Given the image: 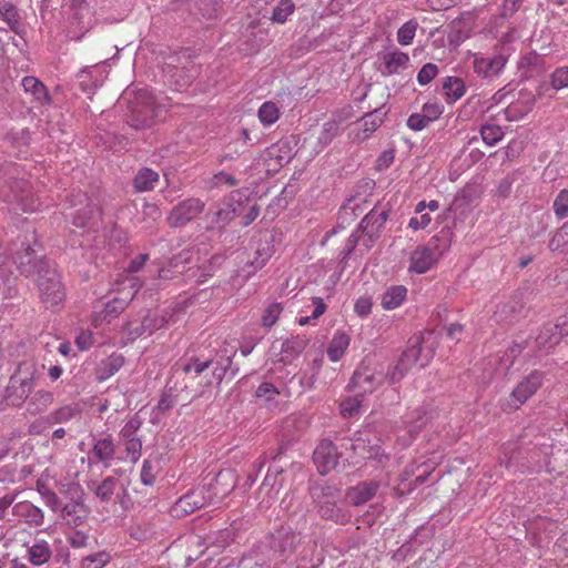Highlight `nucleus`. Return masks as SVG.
Listing matches in <instances>:
<instances>
[{
	"label": "nucleus",
	"instance_id": "18",
	"mask_svg": "<svg viewBox=\"0 0 568 568\" xmlns=\"http://www.w3.org/2000/svg\"><path fill=\"white\" fill-rule=\"evenodd\" d=\"M313 459L318 473L325 475L337 466L339 453L333 442L324 439L315 448Z\"/></svg>",
	"mask_w": 568,
	"mask_h": 568
},
{
	"label": "nucleus",
	"instance_id": "16",
	"mask_svg": "<svg viewBox=\"0 0 568 568\" xmlns=\"http://www.w3.org/2000/svg\"><path fill=\"white\" fill-rule=\"evenodd\" d=\"M89 489L93 491L94 496L101 503H110L113 497L120 499L122 507L125 506V497H128L126 489L119 478L114 476H108L100 483H92L89 485Z\"/></svg>",
	"mask_w": 568,
	"mask_h": 568
},
{
	"label": "nucleus",
	"instance_id": "13",
	"mask_svg": "<svg viewBox=\"0 0 568 568\" xmlns=\"http://www.w3.org/2000/svg\"><path fill=\"white\" fill-rule=\"evenodd\" d=\"M236 354V349L232 347L231 351L227 349L226 346L221 348L214 357H211L212 361V378H206L204 383L199 382L202 386H210L214 381L217 384H221L224 378H233L239 373V367L233 365V357Z\"/></svg>",
	"mask_w": 568,
	"mask_h": 568
},
{
	"label": "nucleus",
	"instance_id": "46",
	"mask_svg": "<svg viewBox=\"0 0 568 568\" xmlns=\"http://www.w3.org/2000/svg\"><path fill=\"white\" fill-rule=\"evenodd\" d=\"M385 113H382L378 109L366 113L362 120L361 125L364 132V139H367L373 132H375L384 122Z\"/></svg>",
	"mask_w": 568,
	"mask_h": 568
},
{
	"label": "nucleus",
	"instance_id": "10",
	"mask_svg": "<svg viewBox=\"0 0 568 568\" xmlns=\"http://www.w3.org/2000/svg\"><path fill=\"white\" fill-rule=\"evenodd\" d=\"M509 59L505 49L488 54H475L473 70L481 79L493 81L500 75Z\"/></svg>",
	"mask_w": 568,
	"mask_h": 568
},
{
	"label": "nucleus",
	"instance_id": "52",
	"mask_svg": "<svg viewBox=\"0 0 568 568\" xmlns=\"http://www.w3.org/2000/svg\"><path fill=\"white\" fill-rule=\"evenodd\" d=\"M142 284L136 277L125 276L122 281L115 282L113 291L121 293L122 296H130V302L141 288Z\"/></svg>",
	"mask_w": 568,
	"mask_h": 568
},
{
	"label": "nucleus",
	"instance_id": "39",
	"mask_svg": "<svg viewBox=\"0 0 568 568\" xmlns=\"http://www.w3.org/2000/svg\"><path fill=\"white\" fill-rule=\"evenodd\" d=\"M407 288L404 285L389 286L382 295L381 304L384 310L390 311L399 307L406 300Z\"/></svg>",
	"mask_w": 568,
	"mask_h": 568
},
{
	"label": "nucleus",
	"instance_id": "17",
	"mask_svg": "<svg viewBox=\"0 0 568 568\" xmlns=\"http://www.w3.org/2000/svg\"><path fill=\"white\" fill-rule=\"evenodd\" d=\"M13 262L20 273L27 277L37 275L42 265L51 263L45 258H38L29 242H21V250L13 253Z\"/></svg>",
	"mask_w": 568,
	"mask_h": 568
},
{
	"label": "nucleus",
	"instance_id": "31",
	"mask_svg": "<svg viewBox=\"0 0 568 568\" xmlns=\"http://www.w3.org/2000/svg\"><path fill=\"white\" fill-rule=\"evenodd\" d=\"M308 344V338L296 335L282 343L281 362L287 364L300 356Z\"/></svg>",
	"mask_w": 568,
	"mask_h": 568
},
{
	"label": "nucleus",
	"instance_id": "35",
	"mask_svg": "<svg viewBox=\"0 0 568 568\" xmlns=\"http://www.w3.org/2000/svg\"><path fill=\"white\" fill-rule=\"evenodd\" d=\"M453 230L450 226H444L436 235L430 237L426 246L430 248L438 258L450 247L453 241Z\"/></svg>",
	"mask_w": 568,
	"mask_h": 568
},
{
	"label": "nucleus",
	"instance_id": "45",
	"mask_svg": "<svg viewBox=\"0 0 568 568\" xmlns=\"http://www.w3.org/2000/svg\"><path fill=\"white\" fill-rule=\"evenodd\" d=\"M129 534L136 540H146L155 534V529L148 519L141 518L130 525Z\"/></svg>",
	"mask_w": 568,
	"mask_h": 568
},
{
	"label": "nucleus",
	"instance_id": "9",
	"mask_svg": "<svg viewBox=\"0 0 568 568\" xmlns=\"http://www.w3.org/2000/svg\"><path fill=\"white\" fill-rule=\"evenodd\" d=\"M143 425L142 417L136 413L131 416L119 432V439L125 452V459L135 464L142 455V437L139 432Z\"/></svg>",
	"mask_w": 568,
	"mask_h": 568
},
{
	"label": "nucleus",
	"instance_id": "64",
	"mask_svg": "<svg viewBox=\"0 0 568 568\" xmlns=\"http://www.w3.org/2000/svg\"><path fill=\"white\" fill-rule=\"evenodd\" d=\"M140 478L145 486H152L155 483V467L150 459L143 460Z\"/></svg>",
	"mask_w": 568,
	"mask_h": 568
},
{
	"label": "nucleus",
	"instance_id": "42",
	"mask_svg": "<svg viewBox=\"0 0 568 568\" xmlns=\"http://www.w3.org/2000/svg\"><path fill=\"white\" fill-rule=\"evenodd\" d=\"M130 304V296H115L103 305L100 312L102 321L110 322L118 317Z\"/></svg>",
	"mask_w": 568,
	"mask_h": 568
},
{
	"label": "nucleus",
	"instance_id": "20",
	"mask_svg": "<svg viewBox=\"0 0 568 568\" xmlns=\"http://www.w3.org/2000/svg\"><path fill=\"white\" fill-rule=\"evenodd\" d=\"M87 202L84 206L77 209L72 216V224L77 227H88L89 230L95 231L99 226L101 217V211L95 203L87 197V195H80Z\"/></svg>",
	"mask_w": 568,
	"mask_h": 568
},
{
	"label": "nucleus",
	"instance_id": "30",
	"mask_svg": "<svg viewBox=\"0 0 568 568\" xmlns=\"http://www.w3.org/2000/svg\"><path fill=\"white\" fill-rule=\"evenodd\" d=\"M0 17L16 34H21V17L13 0H0Z\"/></svg>",
	"mask_w": 568,
	"mask_h": 568
},
{
	"label": "nucleus",
	"instance_id": "48",
	"mask_svg": "<svg viewBox=\"0 0 568 568\" xmlns=\"http://www.w3.org/2000/svg\"><path fill=\"white\" fill-rule=\"evenodd\" d=\"M78 414H80V409L77 405H65L51 412L47 419L50 424H63L71 420Z\"/></svg>",
	"mask_w": 568,
	"mask_h": 568
},
{
	"label": "nucleus",
	"instance_id": "29",
	"mask_svg": "<svg viewBox=\"0 0 568 568\" xmlns=\"http://www.w3.org/2000/svg\"><path fill=\"white\" fill-rule=\"evenodd\" d=\"M293 155L291 143L286 140H280L265 151V159L267 161H273L277 166H283L290 163Z\"/></svg>",
	"mask_w": 568,
	"mask_h": 568
},
{
	"label": "nucleus",
	"instance_id": "50",
	"mask_svg": "<svg viewBox=\"0 0 568 568\" xmlns=\"http://www.w3.org/2000/svg\"><path fill=\"white\" fill-rule=\"evenodd\" d=\"M349 344L347 335H335L327 347V355L332 362H337Z\"/></svg>",
	"mask_w": 568,
	"mask_h": 568
},
{
	"label": "nucleus",
	"instance_id": "24",
	"mask_svg": "<svg viewBox=\"0 0 568 568\" xmlns=\"http://www.w3.org/2000/svg\"><path fill=\"white\" fill-rule=\"evenodd\" d=\"M438 260L426 245L417 246L410 254L408 271L416 274L426 273L437 264Z\"/></svg>",
	"mask_w": 568,
	"mask_h": 568
},
{
	"label": "nucleus",
	"instance_id": "21",
	"mask_svg": "<svg viewBox=\"0 0 568 568\" xmlns=\"http://www.w3.org/2000/svg\"><path fill=\"white\" fill-rule=\"evenodd\" d=\"M239 206L240 205H236L232 201H225L220 204L212 216L211 225L207 226V231L222 236L225 232V226L239 215Z\"/></svg>",
	"mask_w": 568,
	"mask_h": 568
},
{
	"label": "nucleus",
	"instance_id": "54",
	"mask_svg": "<svg viewBox=\"0 0 568 568\" xmlns=\"http://www.w3.org/2000/svg\"><path fill=\"white\" fill-rule=\"evenodd\" d=\"M280 111L274 102H264L258 109V119L264 125H271L278 120Z\"/></svg>",
	"mask_w": 568,
	"mask_h": 568
},
{
	"label": "nucleus",
	"instance_id": "33",
	"mask_svg": "<svg viewBox=\"0 0 568 568\" xmlns=\"http://www.w3.org/2000/svg\"><path fill=\"white\" fill-rule=\"evenodd\" d=\"M21 84L24 92L30 93L41 105H48L51 103V97L47 87L38 78L27 75L22 79Z\"/></svg>",
	"mask_w": 568,
	"mask_h": 568
},
{
	"label": "nucleus",
	"instance_id": "12",
	"mask_svg": "<svg viewBox=\"0 0 568 568\" xmlns=\"http://www.w3.org/2000/svg\"><path fill=\"white\" fill-rule=\"evenodd\" d=\"M423 336L414 335L408 339L407 348L402 353L397 364L387 373V378L392 384L399 382L422 356Z\"/></svg>",
	"mask_w": 568,
	"mask_h": 568
},
{
	"label": "nucleus",
	"instance_id": "14",
	"mask_svg": "<svg viewBox=\"0 0 568 568\" xmlns=\"http://www.w3.org/2000/svg\"><path fill=\"white\" fill-rule=\"evenodd\" d=\"M205 207V203L196 197H189L172 207L168 215V224L173 229L185 226L196 219Z\"/></svg>",
	"mask_w": 568,
	"mask_h": 568
},
{
	"label": "nucleus",
	"instance_id": "43",
	"mask_svg": "<svg viewBox=\"0 0 568 568\" xmlns=\"http://www.w3.org/2000/svg\"><path fill=\"white\" fill-rule=\"evenodd\" d=\"M123 362L121 355L112 354L99 364L95 372L97 378L101 382L110 378L122 367Z\"/></svg>",
	"mask_w": 568,
	"mask_h": 568
},
{
	"label": "nucleus",
	"instance_id": "55",
	"mask_svg": "<svg viewBox=\"0 0 568 568\" xmlns=\"http://www.w3.org/2000/svg\"><path fill=\"white\" fill-rule=\"evenodd\" d=\"M418 28V23L416 20L412 19L405 22L397 31V41L400 45H408L412 43L416 30Z\"/></svg>",
	"mask_w": 568,
	"mask_h": 568
},
{
	"label": "nucleus",
	"instance_id": "60",
	"mask_svg": "<svg viewBox=\"0 0 568 568\" xmlns=\"http://www.w3.org/2000/svg\"><path fill=\"white\" fill-rule=\"evenodd\" d=\"M552 209L558 219L568 216V189L561 190L556 196Z\"/></svg>",
	"mask_w": 568,
	"mask_h": 568
},
{
	"label": "nucleus",
	"instance_id": "41",
	"mask_svg": "<svg viewBox=\"0 0 568 568\" xmlns=\"http://www.w3.org/2000/svg\"><path fill=\"white\" fill-rule=\"evenodd\" d=\"M443 91L447 103H454L466 93V84L462 78L447 77L443 81Z\"/></svg>",
	"mask_w": 568,
	"mask_h": 568
},
{
	"label": "nucleus",
	"instance_id": "15",
	"mask_svg": "<svg viewBox=\"0 0 568 568\" xmlns=\"http://www.w3.org/2000/svg\"><path fill=\"white\" fill-rule=\"evenodd\" d=\"M116 445L111 434L92 436V448L89 452V465L102 464L110 467L114 460Z\"/></svg>",
	"mask_w": 568,
	"mask_h": 568
},
{
	"label": "nucleus",
	"instance_id": "49",
	"mask_svg": "<svg viewBox=\"0 0 568 568\" xmlns=\"http://www.w3.org/2000/svg\"><path fill=\"white\" fill-rule=\"evenodd\" d=\"M295 4L292 0H280L274 7L271 21L274 23L283 24L287 21V18L294 12Z\"/></svg>",
	"mask_w": 568,
	"mask_h": 568
},
{
	"label": "nucleus",
	"instance_id": "51",
	"mask_svg": "<svg viewBox=\"0 0 568 568\" xmlns=\"http://www.w3.org/2000/svg\"><path fill=\"white\" fill-rule=\"evenodd\" d=\"M342 132L341 123L336 120L327 121L323 124L318 135V143L324 148L328 145Z\"/></svg>",
	"mask_w": 568,
	"mask_h": 568
},
{
	"label": "nucleus",
	"instance_id": "58",
	"mask_svg": "<svg viewBox=\"0 0 568 568\" xmlns=\"http://www.w3.org/2000/svg\"><path fill=\"white\" fill-rule=\"evenodd\" d=\"M282 312L283 305L281 303L274 302L270 304L263 313L262 325L266 328L272 327L277 322Z\"/></svg>",
	"mask_w": 568,
	"mask_h": 568
},
{
	"label": "nucleus",
	"instance_id": "1",
	"mask_svg": "<svg viewBox=\"0 0 568 568\" xmlns=\"http://www.w3.org/2000/svg\"><path fill=\"white\" fill-rule=\"evenodd\" d=\"M308 493L322 519L336 525H346L351 521L352 514L342 501L341 490L336 486L313 483L308 487Z\"/></svg>",
	"mask_w": 568,
	"mask_h": 568
},
{
	"label": "nucleus",
	"instance_id": "19",
	"mask_svg": "<svg viewBox=\"0 0 568 568\" xmlns=\"http://www.w3.org/2000/svg\"><path fill=\"white\" fill-rule=\"evenodd\" d=\"M90 509L82 499V491L75 498L61 507L60 517L70 527H80L89 518Z\"/></svg>",
	"mask_w": 568,
	"mask_h": 568
},
{
	"label": "nucleus",
	"instance_id": "27",
	"mask_svg": "<svg viewBox=\"0 0 568 568\" xmlns=\"http://www.w3.org/2000/svg\"><path fill=\"white\" fill-rule=\"evenodd\" d=\"M368 443L369 440H366L362 436H356L354 438L344 439L342 446L345 449L353 450L363 458H375L378 463H383L384 458H388L385 454L379 453V447L369 446L367 445Z\"/></svg>",
	"mask_w": 568,
	"mask_h": 568
},
{
	"label": "nucleus",
	"instance_id": "5",
	"mask_svg": "<svg viewBox=\"0 0 568 568\" xmlns=\"http://www.w3.org/2000/svg\"><path fill=\"white\" fill-rule=\"evenodd\" d=\"M36 276V284L42 304L47 308H54L60 305L64 301L65 292L54 265L52 263L42 265Z\"/></svg>",
	"mask_w": 568,
	"mask_h": 568
},
{
	"label": "nucleus",
	"instance_id": "4",
	"mask_svg": "<svg viewBox=\"0 0 568 568\" xmlns=\"http://www.w3.org/2000/svg\"><path fill=\"white\" fill-rule=\"evenodd\" d=\"M302 542L301 534L288 524H281L267 534L262 542L263 552L270 560L286 561Z\"/></svg>",
	"mask_w": 568,
	"mask_h": 568
},
{
	"label": "nucleus",
	"instance_id": "44",
	"mask_svg": "<svg viewBox=\"0 0 568 568\" xmlns=\"http://www.w3.org/2000/svg\"><path fill=\"white\" fill-rule=\"evenodd\" d=\"M557 326L554 325V323L545 324L537 337L536 343L539 347L546 348V347H552L557 345L560 342L559 335L557 333Z\"/></svg>",
	"mask_w": 568,
	"mask_h": 568
},
{
	"label": "nucleus",
	"instance_id": "11",
	"mask_svg": "<svg viewBox=\"0 0 568 568\" xmlns=\"http://www.w3.org/2000/svg\"><path fill=\"white\" fill-rule=\"evenodd\" d=\"M179 60L180 58L176 54L169 57L168 61L164 63L163 71L168 77L170 85L175 91L181 92L193 83L199 74V70L191 61H187V64L178 67L175 62H179Z\"/></svg>",
	"mask_w": 568,
	"mask_h": 568
},
{
	"label": "nucleus",
	"instance_id": "37",
	"mask_svg": "<svg viewBox=\"0 0 568 568\" xmlns=\"http://www.w3.org/2000/svg\"><path fill=\"white\" fill-rule=\"evenodd\" d=\"M236 537L235 529L232 527H227L219 530H211L204 537V544L207 547H215L217 549H224L232 541H234Z\"/></svg>",
	"mask_w": 568,
	"mask_h": 568
},
{
	"label": "nucleus",
	"instance_id": "57",
	"mask_svg": "<svg viewBox=\"0 0 568 568\" xmlns=\"http://www.w3.org/2000/svg\"><path fill=\"white\" fill-rule=\"evenodd\" d=\"M110 561V555L99 551L82 558L81 568H103Z\"/></svg>",
	"mask_w": 568,
	"mask_h": 568
},
{
	"label": "nucleus",
	"instance_id": "47",
	"mask_svg": "<svg viewBox=\"0 0 568 568\" xmlns=\"http://www.w3.org/2000/svg\"><path fill=\"white\" fill-rule=\"evenodd\" d=\"M190 256L191 253L189 251H183L173 256L170 260V268L160 270L159 277L164 280L172 278L171 268H173L176 273H183L185 271L183 265L190 262Z\"/></svg>",
	"mask_w": 568,
	"mask_h": 568
},
{
	"label": "nucleus",
	"instance_id": "40",
	"mask_svg": "<svg viewBox=\"0 0 568 568\" xmlns=\"http://www.w3.org/2000/svg\"><path fill=\"white\" fill-rule=\"evenodd\" d=\"M212 366L211 357L192 356L182 364V371L189 379H196Z\"/></svg>",
	"mask_w": 568,
	"mask_h": 568
},
{
	"label": "nucleus",
	"instance_id": "53",
	"mask_svg": "<svg viewBox=\"0 0 568 568\" xmlns=\"http://www.w3.org/2000/svg\"><path fill=\"white\" fill-rule=\"evenodd\" d=\"M53 403V394L49 390L39 389L29 402V407L34 412H42Z\"/></svg>",
	"mask_w": 568,
	"mask_h": 568
},
{
	"label": "nucleus",
	"instance_id": "61",
	"mask_svg": "<svg viewBox=\"0 0 568 568\" xmlns=\"http://www.w3.org/2000/svg\"><path fill=\"white\" fill-rule=\"evenodd\" d=\"M339 408L343 417H353L359 413L361 399L358 396L347 397L341 403Z\"/></svg>",
	"mask_w": 568,
	"mask_h": 568
},
{
	"label": "nucleus",
	"instance_id": "2",
	"mask_svg": "<svg viewBox=\"0 0 568 568\" xmlns=\"http://www.w3.org/2000/svg\"><path fill=\"white\" fill-rule=\"evenodd\" d=\"M123 100L126 101L128 111L125 121L130 128L144 131L153 128L162 113V106L148 90L126 92Z\"/></svg>",
	"mask_w": 568,
	"mask_h": 568
},
{
	"label": "nucleus",
	"instance_id": "28",
	"mask_svg": "<svg viewBox=\"0 0 568 568\" xmlns=\"http://www.w3.org/2000/svg\"><path fill=\"white\" fill-rule=\"evenodd\" d=\"M90 8L88 0H70L69 21L71 24L80 27L81 34L77 38L80 40L82 36L89 31L90 27L85 24L84 19L89 16Z\"/></svg>",
	"mask_w": 568,
	"mask_h": 568
},
{
	"label": "nucleus",
	"instance_id": "36",
	"mask_svg": "<svg viewBox=\"0 0 568 568\" xmlns=\"http://www.w3.org/2000/svg\"><path fill=\"white\" fill-rule=\"evenodd\" d=\"M160 181L158 172L149 168H142L133 179V186L136 192H149L154 190Z\"/></svg>",
	"mask_w": 568,
	"mask_h": 568
},
{
	"label": "nucleus",
	"instance_id": "56",
	"mask_svg": "<svg viewBox=\"0 0 568 568\" xmlns=\"http://www.w3.org/2000/svg\"><path fill=\"white\" fill-rule=\"evenodd\" d=\"M480 134L483 141L490 146L498 143L504 136L501 128L495 124L483 125L480 129Z\"/></svg>",
	"mask_w": 568,
	"mask_h": 568
},
{
	"label": "nucleus",
	"instance_id": "6",
	"mask_svg": "<svg viewBox=\"0 0 568 568\" xmlns=\"http://www.w3.org/2000/svg\"><path fill=\"white\" fill-rule=\"evenodd\" d=\"M0 200L13 204L23 212L37 210L30 183L23 178L8 176L0 180Z\"/></svg>",
	"mask_w": 568,
	"mask_h": 568
},
{
	"label": "nucleus",
	"instance_id": "7",
	"mask_svg": "<svg viewBox=\"0 0 568 568\" xmlns=\"http://www.w3.org/2000/svg\"><path fill=\"white\" fill-rule=\"evenodd\" d=\"M222 477L223 474L220 473L215 478V484H210L207 487H196L195 489L180 497L172 507L173 515L176 517L186 516L212 503L216 493H211V489L216 488L215 486L219 484Z\"/></svg>",
	"mask_w": 568,
	"mask_h": 568
},
{
	"label": "nucleus",
	"instance_id": "25",
	"mask_svg": "<svg viewBox=\"0 0 568 568\" xmlns=\"http://www.w3.org/2000/svg\"><path fill=\"white\" fill-rule=\"evenodd\" d=\"M378 488V481H361L356 486L347 489L346 497L352 505L361 506L373 499L377 494Z\"/></svg>",
	"mask_w": 568,
	"mask_h": 568
},
{
	"label": "nucleus",
	"instance_id": "26",
	"mask_svg": "<svg viewBox=\"0 0 568 568\" xmlns=\"http://www.w3.org/2000/svg\"><path fill=\"white\" fill-rule=\"evenodd\" d=\"M12 513L16 517L23 519L30 527H40L44 524L43 511L28 500L17 503Z\"/></svg>",
	"mask_w": 568,
	"mask_h": 568
},
{
	"label": "nucleus",
	"instance_id": "32",
	"mask_svg": "<svg viewBox=\"0 0 568 568\" xmlns=\"http://www.w3.org/2000/svg\"><path fill=\"white\" fill-rule=\"evenodd\" d=\"M384 68L381 70L382 75L389 77L397 74L400 69H406L409 63V57L402 51H394L383 55Z\"/></svg>",
	"mask_w": 568,
	"mask_h": 568
},
{
	"label": "nucleus",
	"instance_id": "63",
	"mask_svg": "<svg viewBox=\"0 0 568 568\" xmlns=\"http://www.w3.org/2000/svg\"><path fill=\"white\" fill-rule=\"evenodd\" d=\"M551 87L560 90L568 87V65L555 69L551 73Z\"/></svg>",
	"mask_w": 568,
	"mask_h": 568
},
{
	"label": "nucleus",
	"instance_id": "38",
	"mask_svg": "<svg viewBox=\"0 0 568 568\" xmlns=\"http://www.w3.org/2000/svg\"><path fill=\"white\" fill-rule=\"evenodd\" d=\"M283 469L281 467H270L262 483L261 489L266 491L270 499H275L283 487Z\"/></svg>",
	"mask_w": 568,
	"mask_h": 568
},
{
	"label": "nucleus",
	"instance_id": "34",
	"mask_svg": "<svg viewBox=\"0 0 568 568\" xmlns=\"http://www.w3.org/2000/svg\"><path fill=\"white\" fill-rule=\"evenodd\" d=\"M52 557V549L49 542L44 539H33L32 544L28 546V559L34 566H42L47 564Z\"/></svg>",
	"mask_w": 568,
	"mask_h": 568
},
{
	"label": "nucleus",
	"instance_id": "62",
	"mask_svg": "<svg viewBox=\"0 0 568 568\" xmlns=\"http://www.w3.org/2000/svg\"><path fill=\"white\" fill-rule=\"evenodd\" d=\"M438 74V67L435 63L428 62L422 67L417 73V81L420 85L428 84Z\"/></svg>",
	"mask_w": 568,
	"mask_h": 568
},
{
	"label": "nucleus",
	"instance_id": "23",
	"mask_svg": "<svg viewBox=\"0 0 568 568\" xmlns=\"http://www.w3.org/2000/svg\"><path fill=\"white\" fill-rule=\"evenodd\" d=\"M166 318L163 315L151 314L150 312L143 317L139 326L132 327L131 322H128L124 331L131 339H135L143 334L151 335L155 331L164 327Z\"/></svg>",
	"mask_w": 568,
	"mask_h": 568
},
{
	"label": "nucleus",
	"instance_id": "3",
	"mask_svg": "<svg viewBox=\"0 0 568 568\" xmlns=\"http://www.w3.org/2000/svg\"><path fill=\"white\" fill-rule=\"evenodd\" d=\"M38 373V364L33 358L19 363L4 389L3 398L8 405L19 407L27 400L34 388Z\"/></svg>",
	"mask_w": 568,
	"mask_h": 568
},
{
	"label": "nucleus",
	"instance_id": "22",
	"mask_svg": "<svg viewBox=\"0 0 568 568\" xmlns=\"http://www.w3.org/2000/svg\"><path fill=\"white\" fill-rule=\"evenodd\" d=\"M388 219V211H377L372 209L361 221L358 230L362 234L368 236L371 241L378 239L386 221Z\"/></svg>",
	"mask_w": 568,
	"mask_h": 568
},
{
	"label": "nucleus",
	"instance_id": "59",
	"mask_svg": "<svg viewBox=\"0 0 568 568\" xmlns=\"http://www.w3.org/2000/svg\"><path fill=\"white\" fill-rule=\"evenodd\" d=\"M374 375L365 374L361 372H355L352 376L351 384L354 387H358L363 393L373 392L375 388L374 385Z\"/></svg>",
	"mask_w": 568,
	"mask_h": 568
},
{
	"label": "nucleus",
	"instance_id": "8",
	"mask_svg": "<svg viewBox=\"0 0 568 568\" xmlns=\"http://www.w3.org/2000/svg\"><path fill=\"white\" fill-rule=\"evenodd\" d=\"M544 381V373L532 371L528 376L520 381L513 389L509 397L501 403L505 412L516 410L524 405L540 388Z\"/></svg>",
	"mask_w": 568,
	"mask_h": 568
}]
</instances>
